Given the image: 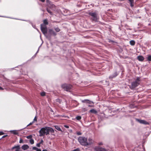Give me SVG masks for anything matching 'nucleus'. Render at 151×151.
Listing matches in <instances>:
<instances>
[{"label":"nucleus","mask_w":151,"mask_h":151,"mask_svg":"<svg viewBox=\"0 0 151 151\" xmlns=\"http://www.w3.org/2000/svg\"><path fill=\"white\" fill-rule=\"evenodd\" d=\"M41 29L43 34L49 40L50 39L52 35L55 36L57 35L52 29H50L47 32L46 26L43 24L41 25Z\"/></svg>","instance_id":"1"},{"label":"nucleus","mask_w":151,"mask_h":151,"mask_svg":"<svg viewBox=\"0 0 151 151\" xmlns=\"http://www.w3.org/2000/svg\"><path fill=\"white\" fill-rule=\"evenodd\" d=\"M78 141L83 146H86L87 139L85 137H80L78 138Z\"/></svg>","instance_id":"2"},{"label":"nucleus","mask_w":151,"mask_h":151,"mask_svg":"<svg viewBox=\"0 0 151 151\" xmlns=\"http://www.w3.org/2000/svg\"><path fill=\"white\" fill-rule=\"evenodd\" d=\"M47 127H45V128H42L39 131L40 136V137L43 136L45 134L46 135L49 134V133L47 131Z\"/></svg>","instance_id":"3"},{"label":"nucleus","mask_w":151,"mask_h":151,"mask_svg":"<svg viewBox=\"0 0 151 151\" xmlns=\"http://www.w3.org/2000/svg\"><path fill=\"white\" fill-rule=\"evenodd\" d=\"M139 78H138L135 81L132 83L130 88L132 89L138 86L139 84Z\"/></svg>","instance_id":"4"},{"label":"nucleus","mask_w":151,"mask_h":151,"mask_svg":"<svg viewBox=\"0 0 151 151\" xmlns=\"http://www.w3.org/2000/svg\"><path fill=\"white\" fill-rule=\"evenodd\" d=\"M93 149L95 151H109L108 149H106L104 148L99 146L95 147Z\"/></svg>","instance_id":"5"},{"label":"nucleus","mask_w":151,"mask_h":151,"mask_svg":"<svg viewBox=\"0 0 151 151\" xmlns=\"http://www.w3.org/2000/svg\"><path fill=\"white\" fill-rule=\"evenodd\" d=\"M62 87L65 91H69L70 89L71 88L72 86L70 85L64 84L62 85Z\"/></svg>","instance_id":"6"},{"label":"nucleus","mask_w":151,"mask_h":151,"mask_svg":"<svg viewBox=\"0 0 151 151\" xmlns=\"http://www.w3.org/2000/svg\"><path fill=\"white\" fill-rule=\"evenodd\" d=\"M89 14L93 17L92 19L93 20L96 21L98 18L97 16V14L95 12H90Z\"/></svg>","instance_id":"7"},{"label":"nucleus","mask_w":151,"mask_h":151,"mask_svg":"<svg viewBox=\"0 0 151 151\" xmlns=\"http://www.w3.org/2000/svg\"><path fill=\"white\" fill-rule=\"evenodd\" d=\"M136 121L141 124H143L145 125L148 124L149 123L145 120L138 119H136Z\"/></svg>","instance_id":"8"},{"label":"nucleus","mask_w":151,"mask_h":151,"mask_svg":"<svg viewBox=\"0 0 151 151\" xmlns=\"http://www.w3.org/2000/svg\"><path fill=\"white\" fill-rule=\"evenodd\" d=\"M93 143V140L91 138H89L88 139H87V142H86V146L89 145H91Z\"/></svg>","instance_id":"9"},{"label":"nucleus","mask_w":151,"mask_h":151,"mask_svg":"<svg viewBox=\"0 0 151 151\" xmlns=\"http://www.w3.org/2000/svg\"><path fill=\"white\" fill-rule=\"evenodd\" d=\"M82 102L83 103H87L89 104H93V102H92V101H91L85 99V100H83L82 101Z\"/></svg>","instance_id":"10"},{"label":"nucleus","mask_w":151,"mask_h":151,"mask_svg":"<svg viewBox=\"0 0 151 151\" xmlns=\"http://www.w3.org/2000/svg\"><path fill=\"white\" fill-rule=\"evenodd\" d=\"M29 147V146L26 145H24L22 146V148L24 150H26L28 149Z\"/></svg>","instance_id":"11"},{"label":"nucleus","mask_w":151,"mask_h":151,"mask_svg":"<svg viewBox=\"0 0 151 151\" xmlns=\"http://www.w3.org/2000/svg\"><path fill=\"white\" fill-rule=\"evenodd\" d=\"M47 129L48 132L49 133V132H50L52 133L54 132V130L52 128L47 127Z\"/></svg>","instance_id":"12"},{"label":"nucleus","mask_w":151,"mask_h":151,"mask_svg":"<svg viewBox=\"0 0 151 151\" xmlns=\"http://www.w3.org/2000/svg\"><path fill=\"white\" fill-rule=\"evenodd\" d=\"M138 60L141 61H143L144 60V57L142 56H139L137 58Z\"/></svg>","instance_id":"13"},{"label":"nucleus","mask_w":151,"mask_h":151,"mask_svg":"<svg viewBox=\"0 0 151 151\" xmlns=\"http://www.w3.org/2000/svg\"><path fill=\"white\" fill-rule=\"evenodd\" d=\"M14 148H16V151H22L21 150H20L19 149H20V147L19 146H16L14 147H12V149H13Z\"/></svg>","instance_id":"14"},{"label":"nucleus","mask_w":151,"mask_h":151,"mask_svg":"<svg viewBox=\"0 0 151 151\" xmlns=\"http://www.w3.org/2000/svg\"><path fill=\"white\" fill-rule=\"evenodd\" d=\"M128 0L130 3V6L132 7H133L134 6V0Z\"/></svg>","instance_id":"15"},{"label":"nucleus","mask_w":151,"mask_h":151,"mask_svg":"<svg viewBox=\"0 0 151 151\" xmlns=\"http://www.w3.org/2000/svg\"><path fill=\"white\" fill-rule=\"evenodd\" d=\"M10 132H11L13 133V134H17L18 133V131L16 130H11L10 131Z\"/></svg>","instance_id":"16"},{"label":"nucleus","mask_w":151,"mask_h":151,"mask_svg":"<svg viewBox=\"0 0 151 151\" xmlns=\"http://www.w3.org/2000/svg\"><path fill=\"white\" fill-rule=\"evenodd\" d=\"M117 75V74L116 73H115L112 76H111L109 77L110 78H114Z\"/></svg>","instance_id":"17"},{"label":"nucleus","mask_w":151,"mask_h":151,"mask_svg":"<svg viewBox=\"0 0 151 151\" xmlns=\"http://www.w3.org/2000/svg\"><path fill=\"white\" fill-rule=\"evenodd\" d=\"M90 111L91 113H94V114H96L97 113L96 111L93 109H91Z\"/></svg>","instance_id":"18"},{"label":"nucleus","mask_w":151,"mask_h":151,"mask_svg":"<svg viewBox=\"0 0 151 151\" xmlns=\"http://www.w3.org/2000/svg\"><path fill=\"white\" fill-rule=\"evenodd\" d=\"M43 24H43L46 26V25H47L48 24V23L47 20L46 19L44 20L43 21Z\"/></svg>","instance_id":"19"},{"label":"nucleus","mask_w":151,"mask_h":151,"mask_svg":"<svg viewBox=\"0 0 151 151\" xmlns=\"http://www.w3.org/2000/svg\"><path fill=\"white\" fill-rule=\"evenodd\" d=\"M55 127L56 129H57L58 131H61V130L60 127L58 126H55Z\"/></svg>","instance_id":"20"},{"label":"nucleus","mask_w":151,"mask_h":151,"mask_svg":"<svg viewBox=\"0 0 151 151\" xmlns=\"http://www.w3.org/2000/svg\"><path fill=\"white\" fill-rule=\"evenodd\" d=\"M130 43L132 45H135V42L134 40H131L130 42Z\"/></svg>","instance_id":"21"},{"label":"nucleus","mask_w":151,"mask_h":151,"mask_svg":"<svg viewBox=\"0 0 151 151\" xmlns=\"http://www.w3.org/2000/svg\"><path fill=\"white\" fill-rule=\"evenodd\" d=\"M54 29L57 32H59L60 31V29L58 27H56L54 28Z\"/></svg>","instance_id":"22"},{"label":"nucleus","mask_w":151,"mask_h":151,"mask_svg":"<svg viewBox=\"0 0 151 151\" xmlns=\"http://www.w3.org/2000/svg\"><path fill=\"white\" fill-rule=\"evenodd\" d=\"M29 142H30V143L31 144H34V140L33 139H31L30 140H29Z\"/></svg>","instance_id":"23"},{"label":"nucleus","mask_w":151,"mask_h":151,"mask_svg":"<svg viewBox=\"0 0 151 151\" xmlns=\"http://www.w3.org/2000/svg\"><path fill=\"white\" fill-rule=\"evenodd\" d=\"M98 146H102L104 145L103 143L102 142H99L98 144Z\"/></svg>","instance_id":"24"},{"label":"nucleus","mask_w":151,"mask_h":151,"mask_svg":"<svg viewBox=\"0 0 151 151\" xmlns=\"http://www.w3.org/2000/svg\"><path fill=\"white\" fill-rule=\"evenodd\" d=\"M147 59L148 61H151V55H149L147 58Z\"/></svg>","instance_id":"25"},{"label":"nucleus","mask_w":151,"mask_h":151,"mask_svg":"<svg viewBox=\"0 0 151 151\" xmlns=\"http://www.w3.org/2000/svg\"><path fill=\"white\" fill-rule=\"evenodd\" d=\"M32 149L33 150H36V151H37L38 150H38H41L38 149V148L35 147H33L32 148Z\"/></svg>","instance_id":"26"},{"label":"nucleus","mask_w":151,"mask_h":151,"mask_svg":"<svg viewBox=\"0 0 151 151\" xmlns=\"http://www.w3.org/2000/svg\"><path fill=\"white\" fill-rule=\"evenodd\" d=\"M76 119L78 120H79L81 119V116H77L76 117Z\"/></svg>","instance_id":"27"},{"label":"nucleus","mask_w":151,"mask_h":151,"mask_svg":"<svg viewBox=\"0 0 151 151\" xmlns=\"http://www.w3.org/2000/svg\"><path fill=\"white\" fill-rule=\"evenodd\" d=\"M32 136L31 135L27 136V138L28 139H32Z\"/></svg>","instance_id":"28"},{"label":"nucleus","mask_w":151,"mask_h":151,"mask_svg":"<svg viewBox=\"0 0 151 151\" xmlns=\"http://www.w3.org/2000/svg\"><path fill=\"white\" fill-rule=\"evenodd\" d=\"M41 95L42 96H44L45 95V92H42L41 93Z\"/></svg>","instance_id":"29"},{"label":"nucleus","mask_w":151,"mask_h":151,"mask_svg":"<svg viewBox=\"0 0 151 151\" xmlns=\"http://www.w3.org/2000/svg\"><path fill=\"white\" fill-rule=\"evenodd\" d=\"M71 151H80V150L79 148H77Z\"/></svg>","instance_id":"30"},{"label":"nucleus","mask_w":151,"mask_h":151,"mask_svg":"<svg viewBox=\"0 0 151 151\" xmlns=\"http://www.w3.org/2000/svg\"><path fill=\"white\" fill-rule=\"evenodd\" d=\"M37 117H36V116H35V117L34 118V120H33V122H34L35 121H37Z\"/></svg>","instance_id":"31"},{"label":"nucleus","mask_w":151,"mask_h":151,"mask_svg":"<svg viewBox=\"0 0 151 151\" xmlns=\"http://www.w3.org/2000/svg\"><path fill=\"white\" fill-rule=\"evenodd\" d=\"M77 134L78 135H81V133L80 132H78L77 133Z\"/></svg>","instance_id":"32"},{"label":"nucleus","mask_w":151,"mask_h":151,"mask_svg":"<svg viewBox=\"0 0 151 151\" xmlns=\"http://www.w3.org/2000/svg\"><path fill=\"white\" fill-rule=\"evenodd\" d=\"M47 11L48 12H49V13H50L51 14H52V13L50 10L47 9Z\"/></svg>","instance_id":"33"},{"label":"nucleus","mask_w":151,"mask_h":151,"mask_svg":"<svg viewBox=\"0 0 151 151\" xmlns=\"http://www.w3.org/2000/svg\"><path fill=\"white\" fill-rule=\"evenodd\" d=\"M41 144V143H39L37 144V147H40V145Z\"/></svg>","instance_id":"34"},{"label":"nucleus","mask_w":151,"mask_h":151,"mask_svg":"<svg viewBox=\"0 0 151 151\" xmlns=\"http://www.w3.org/2000/svg\"><path fill=\"white\" fill-rule=\"evenodd\" d=\"M4 134V133L3 132H0V135Z\"/></svg>","instance_id":"35"},{"label":"nucleus","mask_w":151,"mask_h":151,"mask_svg":"<svg viewBox=\"0 0 151 151\" xmlns=\"http://www.w3.org/2000/svg\"><path fill=\"white\" fill-rule=\"evenodd\" d=\"M92 105H88V106L89 107H93V104H92Z\"/></svg>","instance_id":"36"},{"label":"nucleus","mask_w":151,"mask_h":151,"mask_svg":"<svg viewBox=\"0 0 151 151\" xmlns=\"http://www.w3.org/2000/svg\"><path fill=\"white\" fill-rule=\"evenodd\" d=\"M8 136V135H4L2 137V138H5L6 137H7Z\"/></svg>","instance_id":"37"},{"label":"nucleus","mask_w":151,"mask_h":151,"mask_svg":"<svg viewBox=\"0 0 151 151\" xmlns=\"http://www.w3.org/2000/svg\"><path fill=\"white\" fill-rule=\"evenodd\" d=\"M64 127H66V128H69V126H68L66 125H65Z\"/></svg>","instance_id":"38"},{"label":"nucleus","mask_w":151,"mask_h":151,"mask_svg":"<svg viewBox=\"0 0 151 151\" xmlns=\"http://www.w3.org/2000/svg\"><path fill=\"white\" fill-rule=\"evenodd\" d=\"M23 142V140L22 139H20L19 141V142L20 143H21L22 142Z\"/></svg>","instance_id":"39"},{"label":"nucleus","mask_w":151,"mask_h":151,"mask_svg":"<svg viewBox=\"0 0 151 151\" xmlns=\"http://www.w3.org/2000/svg\"><path fill=\"white\" fill-rule=\"evenodd\" d=\"M33 123V122H32L31 123H30L29 125H28V126L31 125Z\"/></svg>","instance_id":"40"},{"label":"nucleus","mask_w":151,"mask_h":151,"mask_svg":"<svg viewBox=\"0 0 151 151\" xmlns=\"http://www.w3.org/2000/svg\"><path fill=\"white\" fill-rule=\"evenodd\" d=\"M43 142V141L42 140H41V142L40 143H41V144Z\"/></svg>","instance_id":"41"},{"label":"nucleus","mask_w":151,"mask_h":151,"mask_svg":"<svg viewBox=\"0 0 151 151\" xmlns=\"http://www.w3.org/2000/svg\"><path fill=\"white\" fill-rule=\"evenodd\" d=\"M3 88H2L0 86V90H3Z\"/></svg>","instance_id":"42"},{"label":"nucleus","mask_w":151,"mask_h":151,"mask_svg":"<svg viewBox=\"0 0 151 151\" xmlns=\"http://www.w3.org/2000/svg\"><path fill=\"white\" fill-rule=\"evenodd\" d=\"M40 1L42 2H44L45 0H40Z\"/></svg>","instance_id":"43"},{"label":"nucleus","mask_w":151,"mask_h":151,"mask_svg":"<svg viewBox=\"0 0 151 151\" xmlns=\"http://www.w3.org/2000/svg\"><path fill=\"white\" fill-rule=\"evenodd\" d=\"M42 151H47V150H43Z\"/></svg>","instance_id":"44"},{"label":"nucleus","mask_w":151,"mask_h":151,"mask_svg":"<svg viewBox=\"0 0 151 151\" xmlns=\"http://www.w3.org/2000/svg\"><path fill=\"white\" fill-rule=\"evenodd\" d=\"M39 49H38V51H37V52H36V53H37L38 52V50H39Z\"/></svg>","instance_id":"45"},{"label":"nucleus","mask_w":151,"mask_h":151,"mask_svg":"<svg viewBox=\"0 0 151 151\" xmlns=\"http://www.w3.org/2000/svg\"><path fill=\"white\" fill-rule=\"evenodd\" d=\"M47 2H48V0H47Z\"/></svg>","instance_id":"46"}]
</instances>
